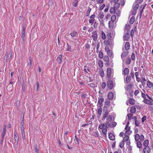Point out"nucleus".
Listing matches in <instances>:
<instances>
[{
    "instance_id": "obj_1",
    "label": "nucleus",
    "mask_w": 153,
    "mask_h": 153,
    "mask_svg": "<svg viewBox=\"0 0 153 153\" xmlns=\"http://www.w3.org/2000/svg\"><path fill=\"white\" fill-rule=\"evenodd\" d=\"M107 86L108 88L110 89L112 88L114 86V84L113 81L109 80L107 82Z\"/></svg>"
},
{
    "instance_id": "obj_2",
    "label": "nucleus",
    "mask_w": 153,
    "mask_h": 153,
    "mask_svg": "<svg viewBox=\"0 0 153 153\" xmlns=\"http://www.w3.org/2000/svg\"><path fill=\"white\" fill-rule=\"evenodd\" d=\"M97 32L96 31H94L92 33L91 37L94 41H96L97 38Z\"/></svg>"
},
{
    "instance_id": "obj_3",
    "label": "nucleus",
    "mask_w": 153,
    "mask_h": 153,
    "mask_svg": "<svg viewBox=\"0 0 153 153\" xmlns=\"http://www.w3.org/2000/svg\"><path fill=\"white\" fill-rule=\"evenodd\" d=\"M150 151V148L149 146L145 147L143 150L144 153H149Z\"/></svg>"
},
{
    "instance_id": "obj_4",
    "label": "nucleus",
    "mask_w": 153,
    "mask_h": 153,
    "mask_svg": "<svg viewBox=\"0 0 153 153\" xmlns=\"http://www.w3.org/2000/svg\"><path fill=\"white\" fill-rule=\"evenodd\" d=\"M103 111L105 112V113L103 114V117L106 118L108 114V112L106 107H104Z\"/></svg>"
},
{
    "instance_id": "obj_5",
    "label": "nucleus",
    "mask_w": 153,
    "mask_h": 153,
    "mask_svg": "<svg viewBox=\"0 0 153 153\" xmlns=\"http://www.w3.org/2000/svg\"><path fill=\"white\" fill-rule=\"evenodd\" d=\"M112 120L111 116L109 115L106 118V122L105 125L108 124Z\"/></svg>"
},
{
    "instance_id": "obj_6",
    "label": "nucleus",
    "mask_w": 153,
    "mask_h": 153,
    "mask_svg": "<svg viewBox=\"0 0 153 153\" xmlns=\"http://www.w3.org/2000/svg\"><path fill=\"white\" fill-rule=\"evenodd\" d=\"M114 26V22L110 21L108 23V27L110 29H112L113 28Z\"/></svg>"
},
{
    "instance_id": "obj_7",
    "label": "nucleus",
    "mask_w": 153,
    "mask_h": 153,
    "mask_svg": "<svg viewBox=\"0 0 153 153\" xmlns=\"http://www.w3.org/2000/svg\"><path fill=\"white\" fill-rule=\"evenodd\" d=\"M130 45L129 42H126L125 44V48L126 51L128 50L130 48Z\"/></svg>"
},
{
    "instance_id": "obj_8",
    "label": "nucleus",
    "mask_w": 153,
    "mask_h": 153,
    "mask_svg": "<svg viewBox=\"0 0 153 153\" xmlns=\"http://www.w3.org/2000/svg\"><path fill=\"white\" fill-rule=\"evenodd\" d=\"M6 131V126L5 125L4 126L2 132L1 134V137L2 138H4L5 135V134Z\"/></svg>"
},
{
    "instance_id": "obj_9",
    "label": "nucleus",
    "mask_w": 153,
    "mask_h": 153,
    "mask_svg": "<svg viewBox=\"0 0 153 153\" xmlns=\"http://www.w3.org/2000/svg\"><path fill=\"white\" fill-rule=\"evenodd\" d=\"M111 73V69L110 68H108L107 71V75L108 77H109L110 76Z\"/></svg>"
},
{
    "instance_id": "obj_10",
    "label": "nucleus",
    "mask_w": 153,
    "mask_h": 153,
    "mask_svg": "<svg viewBox=\"0 0 153 153\" xmlns=\"http://www.w3.org/2000/svg\"><path fill=\"white\" fill-rule=\"evenodd\" d=\"M108 137L109 139L112 140H115V136L111 133H110L108 135Z\"/></svg>"
},
{
    "instance_id": "obj_11",
    "label": "nucleus",
    "mask_w": 153,
    "mask_h": 153,
    "mask_svg": "<svg viewBox=\"0 0 153 153\" xmlns=\"http://www.w3.org/2000/svg\"><path fill=\"white\" fill-rule=\"evenodd\" d=\"M129 73V69L128 68H125L124 69L123 74V75H127Z\"/></svg>"
},
{
    "instance_id": "obj_12",
    "label": "nucleus",
    "mask_w": 153,
    "mask_h": 153,
    "mask_svg": "<svg viewBox=\"0 0 153 153\" xmlns=\"http://www.w3.org/2000/svg\"><path fill=\"white\" fill-rule=\"evenodd\" d=\"M144 102L148 105H152V103L151 101L147 99H145L144 100Z\"/></svg>"
},
{
    "instance_id": "obj_13",
    "label": "nucleus",
    "mask_w": 153,
    "mask_h": 153,
    "mask_svg": "<svg viewBox=\"0 0 153 153\" xmlns=\"http://www.w3.org/2000/svg\"><path fill=\"white\" fill-rule=\"evenodd\" d=\"M113 97L114 94L113 93L110 92L108 94V97L109 99L110 100L112 99L113 98Z\"/></svg>"
},
{
    "instance_id": "obj_14",
    "label": "nucleus",
    "mask_w": 153,
    "mask_h": 153,
    "mask_svg": "<svg viewBox=\"0 0 153 153\" xmlns=\"http://www.w3.org/2000/svg\"><path fill=\"white\" fill-rule=\"evenodd\" d=\"M130 38L129 35H126L125 34L123 36V39L126 41L128 40Z\"/></svg>"
},
{
    "instance_id": "obj_15",
    "label": "nucleus",
    "mask_w": 153,
    "mask_h": 153,
    "mask_svg": "<svg viewBox=\"0 0 153 153\" xmlns=\"http://www.w3.org/2000/svg\"><path fill=\"white\" fill-rule=\"evenodd\" d=\"M128 53V51L123 52L121 55V57L122 59L123 58L126 57Z\"/></svg>"
},
{
    "instance_id": "obj_16",
    "label": "nucleus",
    "mask_w": 153,
    "mask_h": 153,
    "mask_svg": "<svg viewBox=\"0 0 153 153\" xmlns=\"http://www.w3.org/2000/svg\"><path fill=\"white\" fill-rule=\"evenodd\" d=\"M133 85L131 84H128L126 87V90L127 91H130Z\"/></svg>"
},
{
    "instance_id": "obj_17",
    "label": "nucleus",
    "mask_w": 153,
    "mask_h": 153,
    "mask_svg": "<svg viewBox=\"0 0 153 153\" xmlns=\"http://www.w3.org/2000/svg\"><path fill=\"white\" fill-rule=\"evenodd\" d=\"M62 55H59L57 58V61L59 63H60L62 62Z\"/></svg>"
},
{
    "instance_id": "obj_18",
    "label": "nucleus",
    "mask_w": 153,
    "mask_h": 153,
    "mask_svg": "<svg viewBox=\"0 0 153 153\" xmlns=\"http://www.w3.org/2000/svg\"><path fill=\"white\" fill-rule=\"evenodd\" d=\"M149 144V141L148 140H145L143 143V146L145 147H148Z\"/></svg>"
},
{
    "instance_id": "obj_19",
    "label": "nucleus",
    "mask_w": 153,
    "mask_h": 153,
    "mask_svg": "<svg viewBox=\"0 0 153 153\" xmlns=\"http://www.w3.org/2000/svg\"><path fill=\"white\" fill-rule=\"evenodd\" d=\"M134 100L133 98H129L128 100V102L131 105H133L134 103Z\"/></svg>"
},
{
    "instance_id": "obj_20",
    "label": "nucleus",
    "mask_w": 153,
    "mask_h": 153,
    "mask_svg": "<svg viewBox=\"0 0 153 153\" xmlns=\"http://www.w3.org/2000/svg\"><path fill=\"white\" fill-rule=\"evenodd\" d=\"M131 80V76H127L126 77V80L127 83H129Z\"/></svg>"
},
{
    "instance_id": "obj_21",
    "label": "nucleus",
    "mask_w": 153,
    "mask_h": 153,
    "mask_svg": "<svg viewBox=\"0 0 153 153\" xmlns=\"http://www.w3.org/2000/svg\"><path fill=\"white\" fill-rule=\"evenodd\" d=\"M135 21V18L134 16H132L129 21V23L130 24H132L134 23Z\"/></svg>"
},
{
    "instance_id": "obj_22",
    "label": "nucleus",
    "mask_w": 153,
    "mask_h": 153,
    "mask_svg": "<svg viewBox=\"0 0 153 153\" xmlns=\"http://www.w3.org/2000/svg\"><path fill=\"white\" fill-rule=\"evenodd\" d=\"M117 125V123L115 122H112V123L109 124L108 126L110 127H115Z\"/></svg>"
},
{
    "instance_id": "obj_23",
    "label": "nucleus",
    "mask_w": 153,
    "mask_h": 153,
    "mask_svg": "<svg viewBox=\"0 0 153 153\" xmlns=\"http://www.w3.org/2000/svg\"><path fill=\"white\" fill-rule=\"evenodd\" d=\"M136 144L137 147L139 148H141L142 145L140 142L139 141H137Z\"/></svg>"
},
{
    "instance_id": "obj_24",
    "label": "nucleus",
    "mask_w": 153,
    "mask_h": 153,
    "mask_svg": "<svg viewBox=\"0 0 153 153\" xmlns=\"http://www.w3.org/2000/svg\"><path fill=\"white\" fill-rule=\"evenodd\" d=\"M136 111V108L134 107H131L130 110V111L131 113H135Z\"/></svg>"
},
{
    "instance_id": "obj_25",
    "label": "nucleus",
    "mask_w": 153,
    "mask_h": 153,
    "mask_svg": "<svg viewBox=\"0 0 153 153\" xmlns=\"http://www.w3.org/2000/svg\"><path fill=\"white\" fill-rule=\"evenodd\" d=\"M140 136L138 134H137L135 136L134 139L135 140L137 141H138V140L140 139Z\"/></svg>"
},
{
    "instance_id": "obj_26",
    "label": "nucleus",
    "mask_w": 153,
    "mask_h": 153,
    "mask_svg": "<svg viewBox=\"0 0 153 153\" xmlns=\"http://www.w3.org/2000/svg\"><path fill=\"white\" fill-rule=\"evenodd\" d=\"M131 62V59L129 57H128L126 60V63L127 64H129Z\"/></svg>"
},
{
    "instance_id": "obj_27",
    "label": "nucleus",
    "mask_w": 153,
    "mask_h": 153,
    "mask_svg": "<svg viewBox=\"0 0 153 153\" xmlns=\"http://www.w3.org/2000/svg\"><path fill=\"white\" fill-rule=\"evenodd\" d=\"M25 25H23L22 30V35H25Z\"/></svg>"
},
{
    "instance_id": "obj_28",
    "label": "nucleus",
    "mask_w": 153,
    "mask_h": 153,
    "mask_svg": "<svg viewBox=\"0 0 153 153\" xmlns=\"http://www.w3.org/2000/svg\"><path fill=\"white\" fill-rule=\"evenodd\" d=\"M70 35L72 37H75L77 35V33L76 32L73 31L70 33Z\"/></svg>"
},
{
    "instance_id": "obj_29",
    "label": "nucleus",
    "mask_w": 153,
    "mask_h": 153,
    "mask_svg": "<svg viewBox=\"0 0 153 153\" xmlns=\"http://www.w3.org/2000/svg\"><path fill=\"white\" fill-rule=\"evenodd\" d=\"M26 85L25 84V83L23 82L22 83V90L23 92H25V88Z\"/></svg>"
},
{
    "instance_id": "obj_30",
    "label": "nucleus",
    "mask_w": 153,
    "mask_h": 153,
    "mask_svg": "<svg viewBox=\"0 0 153 153\" xmlns=\"http://www.w3.org/2000/svg\"><path fill=\"white\" fill-rule=\"evenodd\" d=\"M29 63L28 64V65L29 68H30L32 66V58L30 57L29 58Z\"/></svg>"
},
{
    "instance_id": "obj_31",
    "label": "nucleus",
    "mask_w": 153,
    "mask_h": 153,
    "mask_svg": "<svg viewBox=\"0 0 153 153\" xmlns=\"http://www.w3.org/2000/svg\"><path fill=\"white\" fill-rule=\"evenodd\" d=\"M116 16L114 15H112L111 17V21L114 22L116 20Z\"/></svg>"
},
{
    "instance_id": "obj_32",
    "label": "nucleus",
    "mask_w": 153,
    "mask_h": 153,
    "mask_svg": "<svg viewBox=\"0 0 153 153\" xmlns=\"http://www.w3.org/2000/svg\"><path fill=\"white\" fill-rule=\"evenodd\" d=\"M147 85L149 88H150L153 86V83L152 84L151 82L148 81L147 82Z\"/></svg>"
},
{
    "instance_id": "obj_33",
    "label": "nucleus",
    "mask_w": 153,
    "mask_h": 153,
    "mask_svg": "<svg viewBox=\"0 0 153 153\" xmlns=\"http://www.w3.org/2000/svg\"><path fill=\"white\" fill-rule=\"evenodd\" d=\"M99 17L101 19H102L104 16L103 13V12H100L99 15Z\"/></svg>"
},
{
    "instance_id": "obj_34",
    "label": "nucleus",
    "mask_w": 153,
    "mask_h": 153,
    "mask_svg": "<svg viewBox=\"0 0 153 153\" xmlns=\"http://www.w3.org/2000/svg\"><path fill=\"white\" fill-rule=\"evenodd\" d=\"M102 133L106 136L107 132V129L106 128L103 129L102 130Z\"/></svg>"
},
{
    "instance_id": "obj_35",
    "label": "nucleus",
    "mask_w": 153,
    "mask_h": 153,
    "mask_svg": "<svg viewBox=\"0 0 153 153\" xmlns=\"http://www.w3.org/2000/svg\"><path fill=\"white\" fill-rule=\"evenodd\" d=\"M129 138V137L128 136H126L125 135V137H124L123 139V141L124 142L126 141H127L128 140Z\"/></svg>"
},
{
    "instance_id": "obj_36",
    "label": "nucleus",
    "mask_w": 153,
    "mask_h": 153,
    "mask_svg": "<svg viewBox=\"0 0 153 153\" xmlns=\"http://www.w3.org/2000/svg\"><path fill=\"white\" fill-rule=\"evenodd\" d=\"M104 43L107 46L110 45V42L108 41H104Z\"/></svg>"
},
{
    "instance_id": "obj_37",
    "label": "nucleus",
    "mask_w": 153,
    "mask_h": 153,
    "mask_svg": "<svg viewBox=\"0 0 153 153\" xmlns=\"http://www.w3.org/2000/svg\"><path fill=\"white\" fill-rule=\"evenodd\" d=\"M99 58L100 59H102L103 57V53L101 51H100L99 52Z\"/></svg>"
},
{
    "instance_id": "obj_38",
    "label": "nucleus",
    "mask_w": 153,
    "mask_h": 153,
    "mask_svg": "<svg viewBox=\"0 0 153 153\" xmlns=\"http://www.w3.org/2000/svg\"><path fill=\"white\" fill-rule=\"evenodd\" d=\"M124 142L122 140V142L120 143L119 146L121 148H123L124 147Z\"/></svg>"
},
{
    "instance_id": "obj_39",
    "label": "nucleus",
    "mask_w": 153,
    "mask_h": 153,
    "mask_svg": "<svg viewBox=\"0 0 153 153\" xmlns=\"http://www.w3.org/2000/svg\"><path fill=\"white\" fill-rule=\"evenodd\" d=\"M110 12L111 14H113L114 13L115 9L114 7H111L110 9Z\"/></svg>"
},
{
    "instance_id": "obj_40",
    "label": "nucleus",
    "mask_w": 153,
    "mask_h": 153,
    "mask_svg": "<svg viewBox=\"0 0 153 153\" xmlns=\"http://www.w3.org/2000/svg\"><path fill=\"white\" fill-rule=\"evenodd\" d=\"M17 133L16 132V131H14V138L15 139H17V138L18 137V140H19V137L18 136H17Z\"/></svg>"
},
{
    "instance_id": "obj_41",
    "label": "nucleus",
    "mask_w": 153,
    "mask_h": 153,
    "mask_svg": "<svg viewBox=\"0 0 153 153\" xmlns=\"http://www.w3.org/2000/svg\"><path fill=\"white\" fill-rule=\"evenodd\" d=\"M98 63L100 67L102 68L103 66V63L102 61L101 60H99L98 62Z\"/></svg>"
},
{
    "instance_id": "obj_42",
    "label": "nucleus",
    "mask_w": 153,
    "mask_h": 153,
    "mask_svg": "<svg viewBox=\"0 0 153 153\" xmlns=\"http://www.w3.org/2000/svg\"><path fill=\"white\" fill-rule=\"evenodd\" d=\"M78 3V1H75L74 2H72V4L73 6L75 7H76L77 6Z\"/></svg>"
},
{
    "instance_id": "obj_43",
    "label": "nucleus",
    "mask_w": 153,
    "mask_h": 153,
    "mask_svg": "<svg viewBox=\"0 0 153 153\" xmlns=\"http://www.w3.org/2000/svg\"><path fill=\"white\" fill-rule=\"evenodd\" d=\"M102 112V108H100L98 110V114H99L100 117L101 116V114Z\"/></svg>"
},
{
    "instance_id": "obj_44",
    "label": "nucleus",
    "mask_w": 153,
    "mask_h": 153,
    "mask_svg": "<svg viewBox=\"0 0 153 153\" xmlns=\"http://www.w3.org/2000/svg\"><path fill=\"white\" fill-rule=\"evenodd\" d=\"M102 37L103 39H105L106 38L105 34L103 31H102Z\"/></svg>"
},
{
    "instance_id": "obj_45",
    "label": "nucleus",
    "mask_w": 153,
    "mask_h": 153,
    "mask_svg": "<svg viewBox=\"0 0 153 153\" xmlns=\"http://www.w3.org/2000/svg\"><path fill=\"white\" fill-rule=\"evenodd\" d=\"M104 100V99L103 98H100L98 101V102L99 104L100 105L103 102Z\"/></svg>"
},
{
    "instance_id": "obj_46",
    "label": "nucleus",
    "mask_w": 153,
    "mask_h": 153,
    "mask_svg": "<svg viewBox=\"0 0 153 153\" xmlns=\"http://www.w3.org/2000/svg\"><path fill=\"white\" fill-rule=\"evenodd\" d=\"M128 118V120H129L133 116V114L132 113H130L127 114Z\"/></svg>"
},
{
    "instance_id": "obj_47",
    "label": "nucleus",
    "mask_w": 153,
    "mask_h": 153,
    "mask_svg": "<svg viewBox=\"0 0 153 153\" xmlns=\"http://www.w3.org/2000/svg\"><path fill=\"white\" fill-rule=\"evenodd\" d=\"M35 152L36 153H39V149L37 148V145L36 144L35 146Z\"/></svg>"
},
{
    "instance_id": "obj_48",
    "label": "nucleus",
    "mask_w": 153,
    "mask_h": 153,
    "mask_svg": "<svg viewBox=\"0 0 153 153\" xmlns=\"http://www.w3.org/2000/svg\"><path fill=\"white\" fill-rule=\"evenodd\" d=\"M139 7V5L138 4H137L135 5V6H134V8H133L134 10H136Z\"/></svg>"
},
{
    "instance_id": "obj_49",
    "label": "nucleus",
    "mask_w": 153,
    "mask_h": 153,
    "mask_svg": "<svg viewBox=\"0 0 153 153\" xmlns=\"http://www.w3.org/2000/svg\"><path fill=\"white\" fill-rule=\"evenodd\" d=\"M91 10V9L89 7L88 10L87 12V16H89L90 15V12Z\"/></svg>"
},
{
    "instance_id": "obj_50",
    "label": "nucleus",
    "mask_w": 153,
    "mask_h": 153,
    "mask_svg": "<svg viewBox=\"0 0 153 153\" xmlns=\"http://www.w3.org/2000/svg\"><path fill=\"white\" fill-rule=\"evenodd\" d=\"M104 124L103 123L101 124V125H100L99 127V128H100V129H104L103 128L104 127Z\"/></svg>"
},
{
    "instance_id": "obj_51",
    "label": "nucleus",
    "mask_w": 153,
    "mask_h": 153,
    "mask_svg": "<svg viewBox=\"0 0 153 153\" xmlns=\"http://www.w3.org/2000/svg\"><path fill=\"white\" fill-rule=\"evenodd\" d=\"M104 59L105 61L106 62H108L109 61V59L108 57L107 56H105L104 57Z\"/></svg>"
},
{
    "instance_id": "obj_52",
    "label": "nucleus",
    "mask_w": 153,
    "mask_h": 153,
    "mask_svg": "<svg viewBox=\"0 0 153 153\" xmlns=\"http://www.w3.org/2000/svg\"><path fill=\"white\" fill-rule=\"evenodd\" d=\"M105 7V4H103L100 7V8H99V10H103L104 9V8Z\"/></svg>"
},
{
    "instance_id": "obj_53",
    "label": "nucleus",
    "mask_w": 153,
    "mask_h": 153,
    "mask_svg": "<svg viewBox=\"0 0 153 153\" xmlns=\"http://www.w3.org/2000/svg\"><path fill=\"white\" fill-rule=\"evenodd\" d=\"M130 28V26L129 25H126L125 26V29L127 30H129Z\"/></svg>"
},
{
    "instance_id": "obj_54",
    "label": "nucleus",
    "mask_w": 153,
    "mask_h": 153,
    "mask_svg": "<svg viewBox=\"0 0 153 153\" xmlns=\"http://www.w3.org/2000/svg\"><path fill=\"white\" fill-rule=\"evenodd\" d=\"M140 140L141 141H143L144 140V137L143 135L141 134L140 135Z\"/></svg>"
},
{
    "instance_id": "obj_55",
    "label": "nucleus",
    "mask_w": 153,
    "mask_h": 153,
    "mask_svg": "<svg viewBox=\"0 0 153 153\" xmlns=\"http://www.w3.org/2000/svg\"><path fill=\"white\" fill-rule=\"evenodd\" d=\"M100 75L102 77H103L104 76V72L102 70L100 71Z\"/></svg>"
},
{
    "instance_id": "obj_56",
    "label": "nucleus",
    "mask_w": 153,
    "mask_h": 153,
    "mask_svg": "<svg viewBox=\"0 0 153 153\" xmlns=\"http://www.w3.org/2000/svg\"><path fill=\"white\" fill-rule=\"evenodd\" d=\"M22 138H23V140H24V139L25 140V131L22 132Z\"/></svg>"
},
{
    "instance_id": "obj_57",
    "label": "nucleus",
    "mask_w": 153,
    "mask_h": 153,
    "mask_svg": "<svg viewBox=\"0 0 153 153\" xmlns=\"http://www.w3.org/2000/svg\"><path fill=\"white\" fill-rule=\"evenodd\" d=\"M143 1V0H136L135 2L136 3L138 4L141 3Z\"/></svg>"
},
{
    "instance_id": "obj_58",
    "label": "nucleus",
    "mask_w": 153,
    "mask_h": 153,
    "mask_svg": "<svg viewBox=\"0 0 153 153\" xmlns=\"http://www.w3.org/2000/svg\"><path fill=\"white\" fill-rule=\"evenodd\" d=\"M36 85H37L36 91H38L39 90V82L38 81H37L36 82Z\"/></svg>"
},
{
    "instance_id": "obj_59",
    "label": "nucleus",
    "mask_w": 153,
    "mask_h": 153,
    "mask_svg": "<svg viewBox=\"0 0 153 153\" xmlns=\"http://www.w3.org/2000/svg\"><path fill=\"white\" fill-rule=\"evenodd\" d=\"M108 55L109 56H111L112 54V53L111 51L110 50V51H108L107 52Z\"/></svg>"
},
{
    "instance_id": "obj_60",
    "label": "nucleus",
    "mask_w": 153,
    "mask_h": 153,
    "mask_svg": "<svg viewBox=\"0 0 153 153\" xmlns=\"http://www.w3.org/2000/svg\"><path fill=\"white\" fill-rule=\"evenodd\" d=\"M110 49H109V47L107 46L105 47V51L107 52L110 51Z\"/></svg>"
},
{
    "instance_id": "obj_61",
    "label": "nucleus",
    "mask_w": 153,
    "mask_h": 153,
    "mask_svg": "<svg viewBox=\"0 0 153 153\" xmlns=\"http://www.w3.org/2000/svg\"><path fill=\"white\" fill-rule=\"evenodd\" d=\"M131 59L132 60H134L135 58V55L134 53H132L131 56Z\"/></svg>"
},
{
    "instance_id": "obj_62",
    "label": "nucleus",
    "mask_w": 153,
    "mask_h": 153,
    "mask_svg": "<svg viewBox=\"0 0 153 153\" xmlns=\"http://www.w3.org/2000/svg\"><path fill=\"white\" fill-rule=\"evenodd\" d=\"M125 129L126 130V131H127L130 130V128L128 126H126Z\"/></svg>"
},
{
    "instance_id": "obj_63",
    "label": "nucleus",
    "mask_w": 153,
    "mask_h": 153,
    "mask_svg": "<svg viewBox=\"0 0 153 153\" xmlns=\"http://www.w3.org/2000/svg\"><path fill=\"white\" fill-rule=\"evenodd\" d=\"M106 7H107L106 8H105L104 10V12L105 13L107 12H108V9H109V6H107Z\"/></svg>"
},
{
    "instance_id": "obj_64",
    "label": "nucleus",
    "mask_w": 153,
    "mask_h": 153,
    "mask_svg": "<svg viewBox=\"0 0 153 153\" xmlns=\"http://www.w3.org/2000/svg\"><path fill=\"white\" fill-rule=\"evenodd\" d=\"M106 84L105 82H103L102 83V87L103 88H104L106 86Z\"/></svg>"
}]
</instances>
